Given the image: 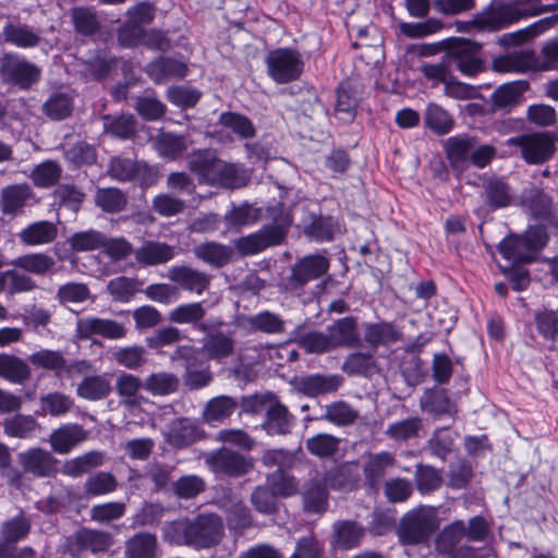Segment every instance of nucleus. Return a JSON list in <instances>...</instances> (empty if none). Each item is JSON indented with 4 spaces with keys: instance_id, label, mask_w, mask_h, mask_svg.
I'll return each mask as SVG.
<instances>
[{
    "instance_id": "f257e3e1",
    "label": "nucleus",
    "mask_w": 558,
    "mask_h": 558,
    "mask_svg": "<svg viewBox=\"0 0 558 558\" xmlns=\"http://www.w3.org/2000/svg\"><path fill=\"white\" fill-rule=\"evenodd\" d=\"M162 532L170 544L208 549L219 545L225 537V524L218 514L202 513L192 520L168 522Z\"/></svg>"
},
{
    "instance_id": "f03ea898",
    "label": "nucleus",
    "mask_w": 558,
    "mask_h": 558,
    "mask_svg": "<svg viewBox=\"0 0 558 558\" xmlns=\"http://www.w3.org/2000/svg\"><path fill=\"white\" fill-rule=\"evenodd\" d=\"M189 168L201 182L229 189L244 186L250 177L245 169L236 163H229L211 150H197L189 156Z\"/></svg>"
},
{
    "instance_id": "7ed1b4c3",
    "label": "nucleus",
    "mask_w": 558,
    "mask_h": 558,
    "mask_svg": "<svg viewBox=\"0 0 558 558\" xmlns=\"http://www.w3.org/2000/svg\"><path fill=\"white\" fill-rule=\"evenodd\" d=\"M545 245L543 232L538 229L527 231L524 235H510L498 245L505 259L513 264L530 263L536 252Z\"/></svg>"
},
{
    "instance_id": "20e7f679",
    "label": "nucleus",
    "mask_w": 558,
    "mask_h": 558,
    "mask_svg": "<svg viewBox=\"0 0 558 558\" xmlns=\"http://www.w3.org/2000/svg\"><path fill=\"white\" fill-rule=\"evenodd\" d=\"M437 526L434 511L418 508L403 517L398 531L399 538L403 544H418L427 539Z\"/></svg>"
},
{
    "instance_id": "39448f33",
    "label": "nucleus",
    "mask_w": 558,
    "mask_h": 558,
    "mask_svg": "<svg viewBox=\"0 0 558 558\" xmlns=\"http://www.w3.org/2000/svg\"><path fill=\"white\" fill-rule=\"evenodd\" d=\"M269 76L279 84L292 82L303 71L301 54L291 48H279L269 52L266 58Z\"/></svg>"
},
{
    "instance_id": "423d86ee",
    "label": "nucleus",
    "mask_w": 558,
    "mask_h": 558,
    "mask_svg": "<svg viewBox=\"0 0 558 558\" xmlns=\"http://www.w3.org/2000/svg\"><path fill=\"white\" fill-rule=\"evenodd\" d=\"M508 143L519 147L524 161L531 165L546 162L555 153V140L549 133L523 134L509 138Z\"/></svg>"
},
{
    "instance_id": "0eeeda50",
    "label": "nucleus",
    "mask_w": 558,
    "mask_h": 558,
    "mask_svg": "<svg viewBox=\"0 0 558 558\" xmlns=\"http://www.w3.org/2000/svg\"><path fill=\"white\" fill-rule=\"evenodd\" d=\"M291 225V219L286 216L278 225L266 226L258 232L247 236L240 238L235 241V248L241 255H254L268 246L279 244L284 235L287 228Z\"/></svg>"
},
{
    "instance_id": "6e6552de",
    "label": "nucleus",
    "mask_w": 558,
    "mask_h": 558,
    "mask_svg": "<svg viewBox=\"0 0 558 558\" xmlns=\"http://www.w3.org/2000/svg\"><path fill=\"white\" fill-rule=\"evenodd\" d=\"M207 466L216 474L242 476L254 468V461L230 449H219L205 454Z\"/></svg>"
},
{
    "instance_id": "1a4fd4ad",
    "label": "nucleus",
    "mask_w": 558,
    "mask_h": 558,
    "mask_svg": "<svg viewBox=\"0 0 558 558\" xmlns=\"http://www.w3.org/2000/svg\"><path fill=\"white\" fill-rule=\"evenodd\" d=\"M0 74L5 82L26 89L39 81L40 70L17 54L8 53L1 60Z\"/></svg>"
},
{
    "instance_id": "9d476101",
    "label": "nucleus",
    "mask_w": 558,
    "mask_h": 558,
    "mask_svg": "<svg viewBox=\"0 0 558 558\" xmlns=\"http://www.w3.org/2000/svg\"><path fill=\"white\" fill-rule=\"evenodd\" d=\"M330 263L324 255H308L299 259L291 269L288 278V287L291 290L302 289L310 281H313L325 275L329 269Z\"/></svg>"
},
{
    "instance_id": "9b49d317",
    "label": "nucleus",
    "mask_w": 558,
    "mask_h": 558,
    "mask_svg": "<svg viewBox=\"0 0 558 558\" xmlns=\"http://www.w3.org/2000/svg\"><path fill=\"white\" fill-rule=\"evenodd\" d=\"M480 47L465 39L454 38L449 44V58L456 68L466 76H475L483 71V63L478 58Z\"/></svg>"
},
{
    "instance_id": "f8f14e48",
    "label": "nucleus",
    "mask_w": 558,
    "mask_h": 558,
    "mask_svg": "<svg viewBox=\"0 0 558 558\" xmlns=\"http://www.w3.org/2000/svg\"><path fill=\"white\" fill-rule=\"evenodd\" d=\"M31 521L23 514L5 520L0 525V558H14L15 545L27 537Z\"/></svg>"
},
{
    "instance_id": "ddd939ff",
    "label": "nucleus",
    "mask_w": 558,
    "mask_h": 558,
    "mask_svg": "<svg viewBox=\"0 0 558 558\" xmlns=\"http://www.w3.org/2000/svg\"><path fill=\"white\" fill-rule=\"evenodd\" d=\"M520 17L521 14L512 5H492L477 13L471 23L480 29L497 31L519 21Z\"/></svg>"
},
{
    "instance_id": "4468645a",
    "label": "nucleus",
    "mask_w": 558,
    "mask_h": 558,
    "mask_svg": "<svg viewBox=\"0 0 558 558\" xmlns=\"http://www.w3.org/2000/svg\"><path fill=\"white\" fill-rule=\"evenodd\" d=\"M76 333L82 339L100 336L107 339H121L125 336V327L111 319L99 317H83L76 323Z\"/></svg>"
},
{
    "instance_id": "2eb2a0df",
    "label": "nucleus",
    "mask_w": 558,
    "mask_h": 558,
    "mask_svg": "<svg viewBox=\"0 0 558 558\" xmlns=\"http://www.w3.org/2000/svg\"><path fill=\"white\" fill-rule=\"evenodd\" d=\"M167 278L178 288L201 295L210 284L211 277L189 266H172L168 269Z\"/></svg>"
},
{
    "instance_id": "dca6fc26",
    "label": "nucleus",
    "mask_w": 558,
    "mask_h": 558,
    "mask_svg": "<svg viewBox=\"0 0 558 558\" xmlns=\"http://www.w3.org/2000/svg\"><path fill=\"white\" fill-rule=\"evenodd\" d=\"M326 332L333 350L338 348H354L361 342L357 320L352 316L335 320L327 327Z\"/></svg>"
},
{
    "instance_id": "f3484780",
    "label": "nucleus",
    "mask_w": 558,
    "mask_h": 558,
    "mask_svg": "<svg viewBox=\"0 0 558 558\" xmlns=\"http://www.w3.org/2000/svg\"><path fill=\"white\" fill-rule=\"evenodd\" d=\"M135 260L143 267L157 266L172 260L175 247L166 242L146 240L134 252Z\"/></svg>"
},
{
    "instance_id": "a211bd4d",
    "label": "nucleus",
    "mask_w": 558,
    "mask_h": 558,
    "mask_svg": "<svg viewBox=\"0 0 558 558\" xmlns=\"http://www.w3.org/2000/svg\"><path fill=\"white\" fill-rule=\"evenodd\" d=\"M343 384L340 375H307L295 380V388L307 397H317L336 392Z\"/></svg>"
},
{
    "instance_id": "6ab92c4d",
    "label": "nucleus",
    "mask_w": 558,
    "mask_h": 558,
    "mask_svg": "<svg viewBox=\"0 0 558 558\" xmlns=\"http://www.w3.org/2000/svg\"><path fill=\"white\" fill-rule=\"evenodd\" d=\"M203 429L191 418H177L169 425L165 434L169 445L183 448L203 437Z\"/></svg>"
},
{
    "instance_id": "aec40b11",
    "label": "nucleus",
    "mask_w": 558,
    "mask_h": 558,
    "mask_svg": "<svg viewBox=\"0 0 558 558\" xmlns=\"http://www.w3.org/2000/svg\"><path fill=\"white\" fill-rule=\"evenodd\" d=\"M17 459L24 472L32 473L37 477L49 476L56 471V459L50 452L40 448H31L20 452Z\"/></svg>"
},
{
    "instance_id": "412c9836",
    "label": "nucleus",
    "mask_w": 558,
    "mask_h": 558,
    "mask_svg": "<svg viewBox=\"0 0 558 558\" xmlns=\"http://www.w3.org/2000/svg\"><path fill=\"white\" fill-rule=\"evenodd\" d=\"M396 463V456L390 451L365 453L363 472L366 482L371 487H377L386 472L393 468Z\"/></svg>"
},
{
    "instance_id": "4be33fe9",
    "label": "nucleus",
    "mask_w": 558,
    "mask_h": 558,
    "mask_svg": "<svg viewBox=\"0 0 558 558\" xmlns=\"http://www.w3.org/2000/svg\"><path fill=\"white\" fill-rule=\"evenodd\" d=\"M293 425L294 416L289 413L286 405L272 397L266 412V420L262 425L263 429L268 435H287Z\"/></svg>"
},
{
    "instance_id": "5701e85b",
    "label": "nucleus",
    "mask_w": 558,
    "mask_h": 558,
    "mask_svg": "<svg viewBox=\"0 0 558 558\" xmlns=\"http://www.w3.org/2000/svg\"><path fill=\"white\" fill-rule=\"evenodd\" d=\"M57 225L48 220L29 223L17 234L20 242L27 246L50 244L57 239Z\"/></svg>"
},
{
    "instance_id": "b1692460",
    "label": "nucleus",
    "mask_w": 558,
    "mask_h": 558,
    "mask_svg": "<svg viewBox=\"0 0 558 558\" xmlns=\"http://www.w3.org/2000/svg\"><path fill=\"white\" fill-rule=\"evenodd\" d=\"M365 529L351 520L337 521L332 525L331 544L342 549H352L360 545Z\"/></svg>"
},
{
    "instance_id": "393cba45",
    "label": "nucleus",
    "mask_w": 558,
    "mask_h": 558,
    "mask_svg": "<svg viewBox=\"0 0 558 558\" xmlns=\"http://www.w3.org/2000/svg\"><path fill=\"white\" fill-rule=\"evenodd\" d=\"M527 88L529 84L525 81L505 83L492 94V104L495 109L510 111L522 102L523 94Z\"/></svg>"
},
{
    "instance_id": "a878e982",
    "label": "nucleus",
    "mask_w": 558,
    "mask_h": 558,
    "mask_svg": "<svg viewBox=\"0 0 558 558\" xmlns=\"http://www.w3.org/2000/svg\"><path fill=\"white\" fill-rule=\"evenodd\" d=\"M143 381L140 377L122 373L117 377L116 391L120 398V403L126 408H137L145 398L141 395Z\"/></svg>"
},
{
    "instance_id": "bb28decb",
    "label": "nucleus",
    "mask_w": 558,
    "mask_h": 558,
    "mask_svg": "<svg viewBox=\"0 0 558 558\" xmlns=\"http://www.w3.org/2000/svg\"><path fill=\"white\" fill-rule=\"evenodd\" d=\"M483 196L493 210L510 206L514 199L510 185L499 178H490L484 182Z\"/></svg>"
},
{
    "instance_id": "cd10ccee",
    "label": "nucleus",
    "mask_w": 558,
    "mask_h": 558,
    "mask_svg": "<svg viewBox=\"0 0 558 558\" xmlns=\"http://www.w3.org/2000/svg\"><path fill=\"white\" fill-rule=\"evenodd\" d=\"M534 53L530 50H518L497 57L493 69L500 73H524L534 66Z\"/></svg>"
},
{
    "instance_id": "c85d7f7f",
    "label": "nucleus",
    "mask_w": 558,
    "mask_h": 558,
    "mask_svg": "<svg viewBox=\"0 0 558 558\" xmlns=\"http://www.w3.org/2000/svg\"><path fill=\"white\" fill-rule=\"evenodd\" d=\"M3 433L11 438L29 439L40 432L41 426L29 414H15L2 422Z\"/></svg>"
},
{
    "instance_id": "c756f323",
    "label": "nucleus",
    "mask_w": 558,
    "mask_h": 558,
    "mask_svg": "<svg viewBox=\"0 0 558 558\" xmlns=\"http://www.w3.org/2000/svg\"><path fill=\"white\" fill-rule=\"evenodd\" d=\"M85 438V433L80 425L66 424L53 430L49 442L54 452L65 454Z\"/></svg>"
},
{
    "instance_id": "7c9ffc66",
    "label": "nucleus",
    "mask_w": 558,
    "mask_h": 558,
    "mask_svg": "<svg viewBox=\"0 0 558 558\" xmlns=\"http://www.w3.org/2000/svg\"><path fill=\"white\" fill-rule=\"evenodd\" d=\"M33 193L27 184H13L1 191V209L5 215H17L27 205Z\"/></svg>"
},
{
    "instance_id": "2f4dec72",
    "label": "nucleus",
    "mask_w": 558,
    "mask_h": 558,
    "mask_svg": "<svg viewBox=\"0 0 558 558\" xmlns=\"http://www.w3.org/2000/svg\"><path fill=\"white\" fill-rule=\"evenodd\" d=\"M423 411L433 415H452L457 412L454 402L449 398L445 389H428L420 400Z\"/></svg>"
},
{
    "instance_id": "473e14b6",
    "label": "nucleus",
    "mask_w": 558,
    "mask_h": 558,
    "mask_svg": "<svg viewBox=\"0 0 558 558\" xmlns=\"http://www.w3.org/2000/svg\"><path fill=\"white\" fill-rule=\"evenodd\" d=\"M400 338V331L391 323H369L364 326V340L374 349L395 343Z\"/></svg>"
},
{
    "instance_id": "72a5a7b5",
    "label": "nucleus",
    "mask_w": 558,
    "mask_h": 558,
    "mask_svg": "<svg viewBox=\"0 0 558 558\" xmlns=\"http://www.w3.org/2000/svg\"><path fill=\"white\" fill-rule=\"evenodd\" d=\"M147 73L156 83H161L170 78L184 77L187 66L184 62L175 59L160 58L147 65Z\"/></svg>"
},
{
    "instance_id": "f704fd0d",
    "label": "nucleus",
    "mask_w": 558,
    "mask_h": 558,
    "mask_svg": "<svg viewBox=\"0 0 558 558\" xmlns=\"http://www.w3.org/2000/svg\"><path fill=\"white\" fill-rule=\"evenodd\" d=\"M2 35L5 43L23 49L34 48L40 43L39 34L26 24L8 23Z\"/></svg>"
},
{
    "instance_id": "c9c22d12",
    "label": "nucleus",
    "mask_w": 558,
    "mask_h": 558,
    "mask_svg": "<svg viewBox=\"0 0 558 558\" xmlns=\"http://www.w3.org/2000/svg\"><path fill=\"white\" fill-rule=\"evenodd\" d=\"M194 254L213 267H222L231 260L233 248L217 242H206L195 246Z\"/></svg>"
},
{
    "instance_id": "e433bc0d",
    "label": "nucleus",
    "mask_w": 558,
    "mask_h": 558,
    "mask_svg": "<svg viewBox=\"0 0 558 558\" xmlns=\"http://www.w3.org/2000/svg\"><path fill=\"white\" fill-rule=\"evenodd\" d=\"M31 375V367L24 360L11 354H0V377L12 384H23Z\"/></svg>"
},
{
    "instance_id": "4c0bfd02",
    "label": "nucleus",
    "mask_w": 558,
    "mask_h": 558,
    "mask_svg": "<svg viewBox=\"0 0 558 558\" xmlns=\"http://www.w3.org/2000/svg\"><path fill=\"white\" fill-rule=\"evenodd\" d=\"M445 148L451 167L462 171L470 162L473 141L471 138L450 137L446 141Z\"/></svg>"
},
{
    "instance_id": "58836bf2",
    "label": "nucleus",
    "mask_w": 558,
    "mask_h": 558,
    "mask_svg": "<svg viewBox=\"0 0 558 558\" xmlns=\"http://www.w3.org/2000/svg\"><path fill=\"white\" fill-rule=\"evenodd\" d=\"M110 392L111 384L105 375L87 376L76 388L77 396L89 401L105 399Z\"/></svg>"
},
{
    "instance_id": "ea45409f",
    "label": "nucleus",
    "mask_w": 558,
    "mask_h": 558,
    "mask_svg": "<svg viewBox=\"0 0 558 558\" xmlns=\"http://www.w3.org/2000/svg\"><path fill=\"white\" fill-rule=\"evenodd\" d=\"M179 378L168 372L149 374L143 381V388L151 396H168L177 391Z\"/></svg>"
},
{
    "instance_id": "a19ab883",
    "label": "nucleus",
    "mask_w": 558,
    "mask_h": 558,
    "mask_svg": "<svg viewBox=\"0 0 558 558\" xmlns=\"http://www.w3.org/2000/svg\"><path fill=\"white\" fill-rule=\"evenodd\" d=\"M95 204L105 213L117 214L126 208L128 196L117 187H100L95 193Z\"/></svg>"
},
{
    "instance_id": "79ce46f5",
    "label": "nucleus",
    "mask_w": 558,
    "mask_h": 558,
    "mask_svg": "<svg viewBox=\"0 0 558 558\" xmlns=\"http://www.w3.org/2000/svg\"><path fill=\"white\" fill-rule=\"evenodd\" d=\"M157 538L150 533H137L125 544L126 558H155Z\"/></svg>"
},
{
    "instance_id": "37998d69",
    "label": "nucleus",
    "mask_w": 558,
    "mask_h": 558,
    "mask_svg": "<svg viewBox=\"0 0 558 558\" xmlns=\"http://www.w3.org/2000/svg\"><path fill=\"white\" fill-rule=\"evenodd\" d=\"M238 408V402L228 396H218L210 399L204 410V420L208 423H221Z\"/></svg>"
},
{
    "instance_id": "c03bdc74",
    "label": "nucleus",
    "mask_w": 558,
    "mask_h": 558,
    "mask_svg": "<svg viewBox=\"0 0 558 558\" xmlns=\"http://www.w3.org/2000/svg\"><path fill=\"white\" fill-rule=\"evenodd\" d=\"M465 536V525L458 520L446 526L436 538V550L439 554L450 556L458 548V544Z\"/></svg>"
},
{
    "instance_id": "a18cd8bd",
    "label": "nucleus",
    "mask_w": 558,
    "mask_h": 558,
    "mask_svg": "<svg viewBox=\"0 0 558 558\" xmlns=\"http://www.w3.org/2000/svg\"><path fill=\"white\" fill-rule=\"evenodd\" d=\"M359 417V411L345 401H335L325 407V413L320 417L336 426L352 425Z\"/></svg>"
},
{
    "instance_id": "49530a36",
    "label": "nucleus",
    "mask_w": 558,
    "mask_h": 558,
    "mask_svg": "<svg viewBox=\"0 0 558 558\" xmlns=\"http://www.w3.org/2000/svg\"><path fill=\"white\" fill-rule=\"evenodd\" d=\"M12 265L25 271L44 276L52 270L56 262L45 253H32L17 257Z\"/></svg>"
},
{
    "instance_id": "de8ad7c7",
    "label": "nucleus",
    "mask_w": 558,
    "mask_h": 558,
    "mask_svg": "<svg viewBox=\"0 0 558 558\" xmlns=\"http://www.w3.org/2000/svg\"><path fill=\"white\" fill-rule=\"evenodd\" d=\"M75 542L83 549L98 553L112 545V537L107 532L83 529L75 534Z\"/></svg>"
},
{
    "instance_id": "09e8293b",
    "label": "nucleus",
    "mask_w": 558,
    "mask_h": 558,
    "mask_svg": "<svg viewBox=\"0 0 558 558\" xmlns=\"http://www.w3.org/2000/svg\"><path fill=\"white\" fill-rule=\"evenodd\" d=\"M73 399L61 392H50L39 398L40 414L62 416L73 408Z\"/></svg>"
},
{
    "instance_id": "8fccbe9b",
    "label": "nucleus",
    "mask_w": 558,
    "mask_h": 558,
    "mask_svg": "<svg viewBox=\"0 0 558 558\" xmlns=\"http://www.w3.org/2000/svg\"><path fill=\"white\" fill-rule=\"evenodd\" d=\"M422 427V420L412 416L389 424L385 434L395 441H407L417 437Z\"/></svg>"
},
{
    "instance_id": "3c124183",
    "label": "nucleus",
    "mask_w": 558,
    "mask_h": 558,
    "mask_svg": "<svg viewBox=\"0 0 558 558\" xmlns=\"http://www.w3.org/2000/svg\"><path fill=\"white\" fill-rule=\"evenodd\" d=\"M260 218V210L248 205L243 204L233 207L225 215V222L228 229L239 230L242 227L251 226Z\"/></svg>"
},
{
    "instance_id": "603ef678",
    "label": "nucleus",
    "mask_w": 558,
    "mask_h": 558,
    "mask_svg": "<svg viewBox=\"0 0 558 558\" xmlns=\"http://www.w3.org/2000/svg\"><path fill=\"white\" fill-rule=\"evenodd\" d=\"M118 487L116 477L108 472H97L90 475L85 484L84 492L88 497H97L110 494Z\"/></svg>"
},
{
    "instance_id": "864d4df0",
    "label": "nucleus",
    "mask_w": 558,
    "mask_h": 558,
    "mask_svg": "<svg viewBox=\"0 0 558 558\" xmlns=\"http://www.w3.org/2000/svg\"><path fill=\"white\" fill-rule=\"evenodd\" d=\"M156 150L167 159L173 160L187 149L184 136L163 133L156 140Z\"/></svg>"
},
{
    "instance_id": "5fc2aeb1",
    "label": "nucleus",
    "mask_w": 558,
    "mask_h": 558,
    "mask_svg": "<svg viewBox=\"0 0 558 558\" xmlns=\"http://www.w3.org/2000/svg\"><path fill=\"white\" fill-rule=\"evenodd\" d=\"M28 361L37 368L60 372L65 367L66 361L60 351L41 349L32 353Z\"/></svg>"
},
{
    "instance_id": "6e6d98bb",
    "label": "nucleus",
    "mask_w": 558,
    "mask_h": 558,
    "mask_svg": "<svg viewBox=\"0 0 558 558\" xmlns=\"http://www.w3.org/2000/svg\"><path fill=\"white\" fill-rule=\"evenodd\" d=\"M219 122L240 138H251L255 135V128L245 116L235 112H225L219 117Z\"/></svg>"
},
{
    "instance_id": "4d7b16f0",
    "label": "nucleus",
    "mask_w": 558,
    "mask_h": 558,
    "mask_svg": "<svg viewBox=\"0 0 558 558\" xmlns=\"http://www.w3.org/2000/svg\"><path fill=\"white\" fill-rule=\"evenodd\" d=\"M340 439L333 435L320 433L306 440V449L319 458H328L335 454L339 448Z\"/></svg>"
},
{
    "instance_id": "13d9d810",
    "label": "nucleus",
    "mask_w": 558,
    "mask_h": 558,
    "mask_svg": "<svg viewBox=\"0 0 558 558\" xmlns=\"http://www.w3.org/2000/svg\"><path fill=\"white\" fill-rule=\"evenodd\" d=\"M554 21H558V16L554 19H544L535 22L534 24L526 28L520 29L514 33L506 34L502 36V41L507 45L523 44L548 29L554 24Z\"/></svg>"
},
{
    "instance_id": "bf43d9fd",
    "label": "nucleus",
    "mask_w": 558,
    "mask_h": 558,
    "mask_svg": "<svg viewBox=\"0 0 558 558\" xmlns=\"http://www.w3.org/2000/svg\"><path fill=\"white\" fill-rule=\"evenodd\" d=\"M205 316V310L202 303H187L182 304L169 313V319L175 324H191L195 325L201 322Z\"/></svg>"
},
{
    "instance_id": "052dcab7",
    "label": "nucleus",
    "mask_w": 558,
    "mask_h": 558,
    "mask_svg": "<svg viewBox=\"0 0 558 558\" xmlns=\"http://www.w3.org/2000/svg\"><path fill=\"white\" fill-rule=\"evenodd\" d=\"M69 243L75 252H86L101 248L105 243V235L96 230H87L74 233Z\"/></svg>"
},
{
    "instance_id": "680f3d73",
    "label": "nucleus",
    "mask_w": 558,
    "mask_h": 558,
    "mask_svg": "<svg viewBox=\"0 0 558 558\" xmlns=\"http://www.w3.org/2000/svg\"><path fill=\"white\" fill-rule=\"evenodd\" d=\"M138 289L136 279L117 277L108 282L107 290L114 301L129 302Z\"/></svg>"
},
{
    "instance_id": "e2e57ef3",
    "label": "nucleus",
    "mask_w": 558,
    "mask_h": 558,
    "mask_svg": "<svg viewBox=\"0 0 558 558\" xmlns=\"http://www.w3.org/2000/svg\"><path fill=\"white\" fill-rule=\"evenodd\" d=\"M113 360L129 369H138L146 361L145 349L138 345L119 348L113 353Z\"/></svg>"
},
{
    "instance_id": "0e129e2a",
    "label": "nucleus",
    "mask_w": 558,
    "mask_h": 558,
    "mask_svg": "<svg viewBox=\"0 0 558 558\" xmlns=\"http://www.w3.org/2000/svg\"><path fill=\"white\" fill-rule=\"evenodd\" d=\"M298 343L299 347L307 353L320 354L333 350L327 332L323 331L304 333L298 339Z\"/></svg>"
},
{
    "instance_id": "69168bd1",
    "label": "nucleus",
    "mask_w": 558,
    "mask_h": 558,
    "mask_svg": "<svg viewBox=\"0 0 558 558\" xmlns=\"http://www.w3.org/2000/svg\"><path fill=\"white\" fill-rule=\"evenodd\" d=\"M250 325L254 329L266 333H280L284 329V322L281 317L268 311L252 316Z\"/></svg>"
},
{
    "instance_id": "338daca9",
    "label": "nucleus",
    "mask_w": 558,
    "mask_h": 558,
    "mask_svg": "<svg viewBox=\"0 0 558 558\" xmlns=\"http://www.w3.org/2000/svg\"><path fill=\"white\" fill-rule=\"evenodd\" d=\"M125 504L123 502H106L95 505L90 508V519L95 522L106 523L118 520L125 513Z\"/></svg>"
},
{
    "instance_id": "774afa93",
    "label": "nucleus",
    "mask_w": 558,
    "mask_h": 558,
    "mask_svg": "<svg viewBox=\"0 0 558 558\" xmlns=\"http://www.w3.org/2000/svg\"><path fill=\"white\" fill-rule=\"evenodd\" d=\"M203 349L206 351L208 357L220 360L232 353L233 340L223 333H216L207 339Z\"/></svg>"
}]
</instances>
